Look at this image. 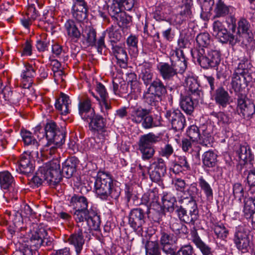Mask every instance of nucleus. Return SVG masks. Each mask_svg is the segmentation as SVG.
<instances>
[{
	"label": "nucleus",
	"instance_id": "1",
	"mask_svg": "<svg viewBox=\"0 0 255 255\" xmlns=\"http://www.w3.org/2000/svg\"><path fill=\"white\" fill-rule=\"evenodd\" d=\"M196 42L199 48L192 52L193 59L203 68L216 67L220 62V54L212 44L210 34L207 32L199 34Z\"/></svg>",
	"mask_w": 255,
	"mask_h": 255
},
{
	"label": "nucleus",
	"instance_id": "2",
	"mask_svg": "<svg viewBox=\"0 0 255 255\" xmlns=\"http://www.w3.org/2000/svg\"><path fill=\"white\" fill-rule=\"evenodd\" d=\"M94 191L97 197L102 200H117L121 194V189L117 181L109 173L99 171L94 177Z\"/></svg>",
	"mask_w": 255,
	"mask_h": 255
},
{
	"label": "nucleus",
	"instance_id": "3",
	"mask_svg": "<svg viewBox=\"0 0 255 255\" xmlns=\"http://www.w3.org/2000/svg\"><path fill=\"white\" fill-rule=\"evenodd\" d=\"M61 177L60 162L54 160L39 167L35 175L30 180L31 184L38 187L44 182L54 185L59 182Z\"/></svg>",
	"mask_w": 255,
	"mask_h": 255
},
{
	"label": "nucleus",
	"instance_id": "4",
	"mask_svg": "<svg viewBox=\"0 0 255 255\" xmlns=\"http://www.w3.org/2000/svg\"><path fill=\"white\" fill-rule=\"evenodd\" d=\"M84 121L89 123V128L92 132L97 133V136L91 141L93 149H102L105 146V142L109 134L106 128V121L102 116L95 113L91 118Z\"/></svg>",
	"mask_w": 255,
	"mask_h": 255
},
{
	"label": "nucleus",
	"instance_id": "5",
	"mask_svg": "<svg viewBox=\"0 0 255 255\" xmlns=\"http://www.w3.org/2000/svg\"><path fill=\"white\" fill-rule=\"evenodd\" d=\"M35 134L38 138L46 137L48 143L54 142L57 146H61L65 142V133L59 130L54 122L47 123L44 129L36 128Z\"/></svg>",
	"mask_w": 255,
	"mask_h": 255
},
{
	"label": "nucleus",
	"instance_id": "6",
	"mask_svg": "<svg viewBox=\"0 0 255 255\" xmlns=\"http://www.w3.org/2000/svg\"><path fill=\"white\" fill-rule=\"evenodd\" d=\"M186 208L179 207L176 212L181 221L186 223L194 224L198 217V210L196 202L191 201L190 203H182Z\"/></svg>",
	"mask_w": 255,
	"mask_h": 255
},
{
	"label": "nucleus",
	"instance_id": "7",
	"mask_svg": "<svg viewBox=\"0 0 255 255\" xmlns=\"http://www.w3.org/2000/svg\"><path fill=\"white\" fill-rule=\"evenodd\" d=\"M237 112L244 119L250 118L255 113V106L246 95L239 94L237 101Z\"/></svg>",
	"mask_w": 255,
	"mask_h": 255
},
{
	"label": "nucleus",
	"instance_id": "8",
	"mask_svg": "<svg viewBox=\"0 0 255 255\" xmlns=\"http://www.w3.org/2000/svg\"><path fill=\"white\" fill-rule=\"evenodd\" d=\"M166 173V166L164 160L160 157L154 158L149 170L150 179L155 182H159Z\"/></svg>",
	"mask_w": 255,
	"mask_h": 255
},
{
	"label": "nucleus",
	"instance_id": "9",
	"mask_svg": "<svg viewBox=\"0 0 255 255\" xmlns=\"http://www.w3.org/2000/svg\"><path fill=\"white\" fill-rule=\"evenodd\" d=\"M234 243L237 249L243 253L249 252L252 245L249 233L242 227H239L236 231Z\"/></svg>",
	"mask_w": 255,
	"mask_h": 255
},
{
	"label": "nucleus",
	"instance_id": "10",
	"mask_svg": "<svg viewBox=\"0 0 255 255\" xmlns=\"http://www.w3.org/2000/svg\"><path fill=\"white\" fill-rule=\"evenodd\" d=\"M213 35L221 43L232 42L234 35L228 32L223 22L216 20L213 23Z\"/></svg>",
	"mask_w": 255,
	"mask_h": 255
},
{
	"label": "nucleus",
	"instance_id": "11",
	"mask_svg": "<svg viewBox=\"0 0 255 255\" xmlns=\"http://www.w3.org/2000/svg\"><path fill=\"white\" fill-rule=\"evenodd\" d=\"M165 117L171 124L172 128L176 131L182 130L185 125L184 116L178 110H171L166 112Z\"/></svg>",
	"mask_w": 255,
	"mask_h": 255
},
{
	"label": "nucleus",
	"instance_id": "12",
	"mask_svg": "<svg viewBox=\"0 0 255 255\" xmlns=\"http://www.w3.org/2000/svg\"><path fill=\"white\" fill-rule=\"evenodd\" d=\"M92 106L91 100L88 97H78V114L83 121L90 119L95 113Z\"/></svg>",
	"mask_w": 255,
	"mask_h": 255
},
{
	"label": "nucleus",
	"instance_id": "13",
	"mask_svg": "<svg viewBox=\"0 0 255 255\" xmlns=\"http://www.w3.org/2000/svg\"><path fill=\"white\" fill-rule=\"evenodd\" d=\"M129 224L138 234L143 232L142 226L145 223L144 211L140 208L133 209L130 214Z\"/></svg>",
	"mask_w": 255,
	"mask_h": 255
},
{
	"label": "nucleus",
	"instance_id": "14",
	"mask_svg": "<svg viewBox=\"0 0 255 255\" xmlns=\"http://www.w3.org/2000/svg\"><path fill=\"white\" fill-rule=\"evenodd\" d=\"M96 91L101 97L99 100L100 111L105 118H108L112 107L110 102L108 101V94L105 87L101 83H98L96 86Z\"/></svg>",
	"mask_w": 255,
	"mask_h": 255
},
{
	"label": "nucleus",
	"instance_id": "15",
	"mask_svg": "<svg viewBox=\"0 0 255 255\" xmlns=\"http://www.w3.org/2000/svg\"><path fill=\"white\" fill-rule=\"evenodd\" d=\"M63 28L65 35L69 40L73 42H77L79 41L82 33L75 21L71 19L67 20Z\"/></svg>",
	"mask_w": 255,
	"mask_h": 255
},
{
	"label": "nucleus",
	"instance_id": "16",
	"mask_svg": "<svg viewBox=\"0 0 255 255\" xmlns=\"http://www.w3.org/2000/svg\"><path fill=\"white\" fill-rule=\"evenodd\" d=\"M82 230V229H79L77 232L72 233L68 236L65 241L74 247L76 255H77L81 254L85 242Z\"/></svg>",
	"mask_w": 255,
	"mask_h": 255
},
{
	"label": "nucleus",
	"instance_id": "17",
	"mask_svg": "<svg viewBox=\"0 0 255 255\" xmlns=\"http://www.w3.org/2000/svg\"><path fill=\"white\" fill-rule=\"evenodd\" d=\"M112 50L119 66L122 68H126L128 57L124 44H112Z\"/></svg>",
	"mask_w": 255,
	"mask_h": 255
},
{
	"label": "nucleus",
	"instance_id": "18",
	"mask_svg": "<svg viewBox=\"0 0 255 255\" xmlns=\"http://www.w3.org/2000/svg\"><path fill=\"white\" fill-rule=\"evenodd\" d=\"M185 86L188 91V95L193 96L195 100H199L202 95L196 79L193 76H187L185 80Z\"/></svg>",
	"mask_w": 255,
	"mask_h": 255
},
{
	"label": "nucleus",
	"instance_id": "19",
	"mask_svg": "<svg viewBox=\"0 0 255 255\" xmlns=\"http://www.w3.org/2000/svg\"><path fill=\"white\" fill-rule=\"evenodd\" d=\"M34 167L30 155L26 152L23 153L18 161L17 171L22 174H28L33 172Z\"/></svg>",
	"mask_w": 255,
	"mask_h": 255
},
{
	"label": "nucleus",
	"instance_id": "20",
	"mask_svg": "<svg viewBox=\"0 0 255 255\" xmlns=\"http://www.w3.org/2000/svg\"><path fill=\"white\" fill-rule=\"evenodd\" d=\"M47 236V233L43 228L36 229L32 233L29 240V246L36 250L43 245L44 240Z\"/></svg>",
	"mask_w": 255,
	"mask_h": 255
},
{
	"label": "nucleus",
	"instance_id": "21",
	"mask_svg": "<svg viewBox=\"0 0 255 255\" xmlns=\"http://www.w3.org/2000/svg\"><path fill=\"white\" fill-rule=\"evenodd\" d=\"M36 75L35 65L24 63V69L22 70L21 73V79L22 82H27V84H23V87L29 88L32 83V79Z\"/></svg>",
	"mask_w": 255,
	"mask_h": 255
},
{
	"label": "nucleus",
	"instance_id": "22",
	"mask_svg": "<svg viewBox=\"0 0 255 255\" xmlns=\"http://www.w3.org/2000/svg\"><path fill=\"white\" fill-rule=\"evenodd\" d=\"M160 75L165 81H169L176 75L175 70L172 64L166 62H160L156 66Z\"/></svg>",
	"mask_w": 255,
	"mask_h": 255
},
{
	"label": "nucleus",
	"instance_id": "23",
	"mask_svg": "<svg viewBox=\"0 0 255 255\" xmlns=\"http://www.w3.org/2000/svg\"><path fill=\"white\" fill-rule=\"evenodd\" d=\"M139 69L140 70L139 76L146 85L150 84L151 82L153 72L152 65L148 62L143 63L139 66Z\"/></svg>",
	"mask_w": 255,
	"mask_h": 255
},
{
	"label": "nucleus",
	"instance_id": "24",
	"mask_svg": "<svg viewBox=\"0 0 255 255\" xmlns=\"http://www.w3.org/2000/svg\"><path fill=\"white\" fill-rule=\"evenodd\" d=\"M71 103V101L69 97L67 95L61 93L59 98L56 100L55 106L62 115H66L69 113Z\"/></svg>",
	"mask_w": 255,
	"mask_h": 255
},
{
	"label": "nucleus",
	"instance_id": "25",
	"mask_svg": "<svg viewBox=\"0 0 255 255\" xmlns=\"http://www.w3.org/2000/svg\"><path fill=\"white\" fill-rule=\"evenodd\" d=\"M198 189L195 183L190 184L186 190H184L183 196L181 197L180 202L181 203H190L191 201L196 202L195 198L198 193Z\"/></svg>",
	"mask_w": 255,
	"mask_h": 255
},
{
	"label": "nucleus",
	"instance_id": "26",
	"mask_svg": "<svg viewBox=\"0 0 255 255\" xmlns=\"http://www.w3.org/2000/svg\"><path fill=\"white\" fill-rule=\"evenodd\" d=\"M177 59L175 62L172 61L171 64L175 70V73L182 74L187 68V61L183 55L182 50L178 49L175 51Z\"/></svg>",
	"mask_w": 255,
	"mask_h": 255
},
{
	"label": "nucleus",
	"instance_id": "27",
	"mask_svg": "<svg viewBox=\"0 0 255 255\" xmlns=\"http://www.w3.org/2000/svg\"><path fill=\"white\" fill-rule=\"evenodd\" d=\"M214 100L220 107L225 108L229 104L230 96L223 87L218 88L214 95Z\"/></svg>",
	"mask_w": 255,
	"mask_h": 255
},
{
	"label": "nucleus",
	"instance_id": "28",
	"mask_svg": "<svg viewBox=\"0 0 255 255\" xmlns=\"http://www.w3.org/2000/svg\"><path fill=\"white\" fill-rule=\"evenodd\" d=\"M113 91L115 95L122 97L128 93V84L123 79L116 77L113 79Z\"/></svg>",
	"mask_w": 255,
	"mask_h": 255
},
{
	"label": "nucleus",
	"instance_id": "29",
	"mask_svg": "<svg viewBox=\"0 0 255 255\" xmlns=\"http://www.w3.org/2000/svg\"><path fill=\"white\" fill-rule=\"evenodd\" d=\"M159 137L150 132L140 136L138 143V148L153 147V145L159 141Z\"/></svg>",
	"mask_w": 255,
	"mask_h": 255
},
{
	"label": "nucleus",
	"instance_id": "30",
	"mask_svg": "<svg viewBox=\"0 0 255 255\" xmlns=\"http://www.w3.org/2000/svg\"><path fill=\"white\" fill-rule=\"evenodd\" d=\"M238 29L240 33L244 34L247 37L249 43L254 40V35L251 29V24L249 21L244 18H242L238 22Z\"/></svg>",
	"mask_w": 255,
	"mask_h": 255
},
{
	"label": "nucleus",
	"instance_id": "31",
	"mask_svg": "<svg viewBox=\"0 0 255 255\" xmlns=\"http://www.w3.org/2000/svg\"><path fill=\"white\" fill-rule=\"evenodd\" d=\"M159 196L158 192L156 190H149L145 193L142 196V203L147 206L156 207L158 204Z\"/></svg>",
	"mask_w": 255,
	"mask_h": 255
},
{
	"label": "nucleus",
	"instance_id": "32",
	"mask_svg": "<svg viewBox=\"0 0 255 255\" xmlns=\"http://www.w3.org/2000/svg\"><path fill=\"white\" fill-rule=\"evenodd\" d=\"M149 113V110L141 107L130 108L129 111V118L134 123H140L144 117Z\"/></svg>",
	"mask_w": 255,
	"mask_h": 255
},
{
	"label": "nucleus",
	"instance_id": "33",
	"mask_svg": "<svg viewBox=\"0 0 255 255\" xmlns=\"http://www.w3.org/2000/svg\"><path fill=\"white\" fill-rule=\"evenodd\" d=\"M88 204L87 199L82 196L74 195L70 200V206L76 210L88 209Z\"/></svg>",
	"mask_w": 255,
	"mask_h": 255
},
{
	"label": "nucleus",
	"instance_id": "34",
	"mask_svg": "<svg viewBox=\"0 0 255 255\" xmlns=\"http://www.w3.org/2000/svg\"><path fill=\"white\" fill-rule=\"evenodd\" d=\"M91 210V209L89 210L88 209L75 210L73 215L74 218L76 221L78 226L80 227L81 229H82L83 226L84 228H86L84 225L87 222L89 215H90Z\"/></svg>",
	"mask_w": 255,
	"mask_h": 255
},
{
	"label": "nucleus",
	"instance_id": "35",
	"mask_svg": "<svg viewBox=\"0 0 255 255\" xmlns=\"http://www.w3.org/2000/svg\"><path fill=\"white\" fill-rule=\"evenodd\" d=\"M195 100L192 95H182L180 105L181 109L187 114L190 115L194 110L193 101H198Z\"/></svg>",
	"mask_w": 255,
	"mask_h": 255
},
{
	"label": "nucleus",
	"instance_id": "36",
	"mask_svg": "<svg viewBox=\"0 0 255 255\" xmlns=\"http://www.w3.org/2000/svg\"><path fill=\"white\" fill-rule=\"evenodd\" d=\"M14 184L13 177L7 171L0 172V186L1 188L7 190Z\"/></svg>",
	"mask_w": 255,
	"mask_h": 255
},
{
	"label": "nucleus",
	"instance_id": "37",
	"mask_svg": "<svg viewBox=\"0 0 255 255\" xmlns=\"http://www.w3.org/2000/svg\"><path fill=\"white\" fill-rule=\"evenodd\" d=\"M162 207L169 212H172L176 203L175 197L170 193H164L162 197Z\"/></svg>",
	"mask_w": 255,
	"mask_h": 255
},
{
	"label": "nucleus",
	"instance_id": "38",
	"mask_svg": "<svg viewBox=\"0 0 255 255\" xmlns=\"http://www.w3.org/2000/svg\"><path fill=\"white\" fill-rule=\"evenodd\" d=\"M150 84L148 91L152 92L160 97L166 93V87L160 79H156Z\"/></svg>",
	"mask_w": 255,
	"mask_h": 255
},
{
	"label": "nucleus",
	"instance_id": "39",
	"mask_svg": "<svg viewBox=\"0 0 255 255\" xmlns=\"http://www.w3.org/2000/svg\"><path fill=\"white\" fill-rule=\"evenodd\" d=\"M160 243L163 251L167 253L171 249V245L175 243L173 236L165 232H162L160 238Z\"/></svg>",
	"mask_w": 255,
	"mask_h": 255
},
{
	"label": "nucleus",
	"instance_id": "40",
	"mask_svg": "<svg viewBox=\"0 0 255 255\" xmlns=\"http://www.w3.org/2000/svg\"><path fill=\"white\" fill-rule=\"evenodd\" d=\"M198 183L201 191L205 195L207 199L212 200L213 190L210 184L202 176L199 178Z\"/></svg>",
	"mask_w": 255,
	"mask_h": 255
},
{
	"label": "nucleus",
	"instance_id": "41",
	"mask_svg": "<svg viewBox=\"0 0 255 255\" xmlns=\"http://www.w3.org/2000/svg\"><path fill=\"white\" fill-rule=\"evenodd\" d=\"M103 33H106V35H108L109 41L112 44H116L115 43L122 38L121 30L116 26H111Z\"/></svg>",
	"mask_w": 255,
	"mask_h": 255
},
{
	"label": "nucleus",
	"instance_id": "42",
	"mask_svg": "<svg viewBox=\"0 0 255 255\" xmlns=\"http://www.w3.org/2000/svg\"><path fill=\"white\" fill-rule=\"evenodd\" d=\"M100 217L93 210H91L85 225L88 226L89 230L96 231L100 227Z\"/></svg>",
	"mask_w": 255,
	"mask_h": 255
},
{
	"label": "nucleus",
	"instance_id": "43",
	"mask_svg": "<svg viewBox=\"0 0 255 255\" xmlns=\"http://www.w3.org/2000/svg\"><path fill=\"white\" fill-rule=\"evenodd\" d=\"M236 153L239 158L245 163L251 161L254 158V155L252 154L250 148L247 146H240Z\"/></svg>",
	"mask_w": 255,
	"mask_h": 255
},
{
	"label": "nucleus",
	"instance_id": "44",
	"mask_svg": "<svg viewBox=\"0 0 255 255\" xmlns=\"http://www.w3.org/2000/svg\"><path fill=\"white\" fill-rule=\"evenodd\" d=\"M85 42L88 46H93L96 40V31L92 27H89L82 32Z\"/></svg>",
	"mask_w": 255,
	"mask_h": 255
},
{
	"label": "nucleus",
	"instance_id": "45",
	"mask_svg": "<svg viewBox=\"0 0 255 255\" xmlns=\"http://www.w3.org/2000/svg\"><path fill=\"white\" fill-rule=\"evenodd\" d=\"M21 136L25 145H31L37 148L38 144L32 133L26 130H21Z\"/></svg>",
	"mask_w": 255,
	"mask_h": 255
},
{
	"label": "nucleus",
	"instance_id": "46",
	"mask_svg": "<svg viewBox=\"0 0 255 255\" xmlns=\"http://www.w3.org/2000/svg\"><path fill=\"white\" fill-rule=\"evenodd\" d=\"M37 16V14L34 8L30 7L28 9L27 15L23 16L20 19L22 25L26 28H29L32 23V20L35 19Z\"/></svg>",
	"mask_w": 255,
	"mask_h": 255
},
{
	"label": "nucleus",
	"instance_id": "47",
	"mask_svg": "<svg viewBox=\"0 0 255 255\" xmlns=\"http://www.w3.org/2000/svg\"><path fill=\"white\" fill-rule=\"evenodd\" d=\"M146 255H161L157 241H148L145 244Z\"/></svg>",
	"mask_w": 255,
	"mask_h": 255
},
{
	"label": "nucleus",
	"instance_id": "48",
	"mask_svg": "<svg viewBox=\"0 0 255 255\" xmlns=\"http://www.w3.org/2000/svg\"><path fill=\"white\" fill-rule=\"evenodd\" d=\"M214 12L216 17L225 16L229 12V7L226 5L222 0H218Z\"/></svg>",
	"mask_w": 255,
	"mask_h": 255
},
{
	"label": "nucleus",
	"instance_id": "49",
	"mask_svg": "<svg viewBox=\"0 0 255 255\" xmlns=\"http://www.w3.org/2000/svg\"><path fill=\"white\" fill-rule=\"evenodd\" d=\"M217 155L212 151H208L203 156V163L208 167H212L216 164Z\"/></svg>",
	"mask_w": 255,
	"mask_h": 255
},
{
	"label": "nucleus",
	"instance_id": "50",
	"mask_svg": "<svg viewBox=\"0 0 255 255\" xmlns=\"http://www.w3.org/2000/svg\"><path fill=\"white\" fill-rule=\"evenodd\" d=\"M160 98V97L158 95H156V94L152 92L148 91V89L143 95L144 102L151 106H155Z\"/></svg>",
	"mask_w": 255,
	"mask_h": 255
},
{
	"label": "nucleus",
	"instance_id": "51",
	"mask_svg": "<svg viewBox=\"0 0 255 255\" xmlns=\"http://www.w3.org/2000/svg\"><path fill=\"white\" fill-rule=\"evenodd\" d=\"M170 228L176 234H186L188 233L187 227L178 220L172 221L170 224Z\"/></svg>",
	"mask_w": 255,
	"mask_h": 255
},
{
	"label": "nucleus",
	"instance_id": "52",
	"mask_svg": "<svg viewBox=\"0 0 255 255\" xmlns=\"http://www.w3.org/2000/svg\"><path fill=\"white\" fill-rule=\"evenodd\" d=\"M183 5L181 6V10L179 14L185 20L190 17L191 14V8L192 4V0H182Z\"/></svg>",
	"mask_w": 255,
	"mask_h": 255
},
{
	"label": "nucleus",
	"instance_id": "53",
	"mask_svg": "<svg viewBox=\"0 0 255 255\" xmlns=\"http://www.w3.org/2000/svg\"><path fill=\"white\" fill-rule=\"evenodd\" d=\"M109 6L106 5V10H108L109 14L112 17V18L115 19L117 18L123 11L121 9V4L117 3H110Z\"/></svg>",
	"mask_w": 255,
	"mask_h": 255
},
{
	"label": "nucleus",
	"instance_id": "54",
	"mask_svg": "<svg viewBox=\"0 0 255 255\" xmlns=\"http://www.w3.org/2000/svg\"><path fill=\"white\" fill-rule=\"evenodd\" d=\"M75 171V165L72 163L71 160H67L63 163L62 171L61 172L69 178L71 177Z\"/></svg>",
	"mask_w": 255,
	"mask_h": 255
},
{
	"label": "nucleus",
	"instance_id": "55",
	"mask_svg": "<svg viewBox=\"0 0 255 255\" xmlns=\"http://www.w3.org/2000/svg\"><path fill=\"white\" fill-rule=\"evenodd\" d=\"M184 167L186 169H190V165L187 162V158L184 156H180L178 157L177 162L174 163L173 166V171L175 173H178L181 171V168Z\"/></svg>",
	"mask_w": 255,
	"mask_h": 255
},
{
	"label": "nucleus",
	"instance_id": "56",
	"mask_svg": "<svg viewBox=\"0 0 255 255\" xmlns=\"http://www.w3.org/2000/svg\"><path fill=\"white\" fill-rule=\"evenodd\" d=\"M243 212L247 218H251L253 214H255V205L250 198L245 200Z\"/></svg>",
	"mask_w": 255,
	"mask_h": 255
},
{
	"label": "nucleus",
	"instance_id": "57",
	"mask_svg": "<svg viewBox=\"0 0 255 255\" xmlns=\"http://www.w3.org/2000/svg\"><path fill=\"white\" fill-rule=\"evenodd\" d=\"M242 78L245 79L242 73L239 71H235L233 75L231 84L235 91H238L241 88Z\"/></svg>",
	"mask_w": 255,
	"mask_h": 255
},
{
	"label": "nucleus",
	"instance_id": "58",
	"mask_svg": "<svg viewBox=\"0 0 255 255\" xmlns=\"http://www.w3.org/2000/svg\"><path fill=\"white\" fill-rule=\"evenodd\" d=\"M213 140V138L208 129L203 131L198 140L199 143L205 146H211Z\"/></svg>",
	"mask_w": 255,
	"mask_h": 255
},
{
	"label": "nucleus",
	"instance_id": "59",
	"mask_svg": "<svg viewBox=\"0 0 255 255\" xmlns=\"http://www.w3.org/2000/svg\"><path fill=\"white\" fill-rule=\"evenodd\" d=\"M168 15L164 6H157L153 13V17L157 21H167Z\"/></svg>",
	"mask_w": 255,
	"mask_h": 255
},
{
	"label": "nucleus",
	"instance_id": "60",
	"mask_svg": "<svg viewBox=\"0 0 255 255\" xmlns=\"http://www.w3.org/2000/svg\"><path fill=\"white\" fill-rule=\"evenodd\" d=\"M187 134L190 139L194 143L198 141L200 133L198 127L195 125H192L188 128L187 130Z\"/></svg>",
	"mask_w": 255,
	"mask_h": 255
},
{
	"label": "nucleus",
	"instance_id": "61",
	"mask_svg": "<svg viewBox=\"0 0 255 255\" xmlns=\"http://www.w3.org/2000/svg\"><path fill=\"white\" fill-rule=\"evenodd\" d=\"M115 19L117 21L118 24L120 27L124 28L128 26L131 21V17L127 15V13L124 11Z\"/></svg>",
	"mask_w": 255,
	"mask_h": 255
},
{
	"label": "nucleus",
	"instance_id": "62",
	"mask_svg": "<svg viewBox=\"0 0 255 255\" xmlns=\"http://www.w3.org/2000/svg\"><path fill=\"white\" fill-rule=\"evenodd\" d=\"M214 230L217 238L223 240L227 237L229 234L228 230L222 224L215 225Z\"/></svg>",
	"mask_w": 255,
	"mask_h": 255
},
{
	"label": "nucleus",
	"instance_id": "63",
	"mask_svg": "<svg viewBox=\"0 0 255 255\" xmlns=\"http://www.w3.org/2000/svg\"><path fill=\"white\" fill-rule=\"evenodd\" d=\"M193 242L204 255H208L211 253V249L204 244L199 237H195Z\"/></svg>",
	"mask_w": 255,
	"mask_h": 255
},
{
	"label": "nucleus",
	"instance_id": "64",
	"mask_svg": "<svg viewBox=\"0 0 255 255\" xmlns=\"http://www.w3.org/2000/svg\"><path fill=\"white\" fill-rule=\"evenodd\" d=\"M248 184L249 189L248 191V195L253 193L255 191V170H251L248 174L247 177Z\"/></svg>",
	"mask_w": 255,
	"mask_h": 255
}]
</instances>
